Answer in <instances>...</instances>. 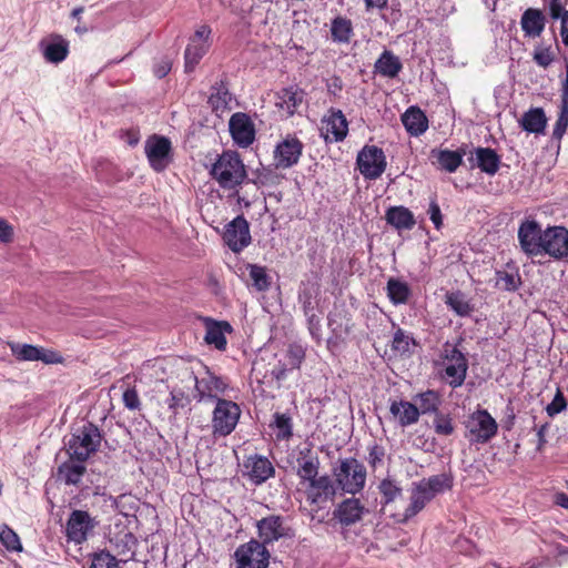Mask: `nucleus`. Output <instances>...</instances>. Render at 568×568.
<instances>
[{
    "label": "nucleus",
    "mask_w": 568,
    "mask_h": 568,
    "mask_svg": "<svg viewBox=\"0 0 568 568\" xmlns=\"http://www.w3.org/2000/svg\"><path fill=\"white\" fill-rule=\"evenodd\" d=\"M210 175L224 190H235L247 179L245 165L234 151L220 154L211 166Z\"/></svg>",
    "instance_id": "f257e3e1"
},
{
    "label": "nucleus",
    "mask_w": 568,
    "mask_h": 568,
    "mask_svg": "<svg viewBox=\"0 0 568 568\" xmlns=\"http://www.w3.org/2000/svg\"><path fill=\"white\" fill-rule=\"evenodd\" d=\"M101 433L92 423L84 424L67 444V453L72 459L85 462L101 444Z\"/></svg>",
    "instance_id": "f03ea898"
},
{
    "label": "nucleus",
    "mask_w": 568,
    "mask_h": 568,
    "mask_svg": "<svg viewBox=\"0 0 568 568\" xmlns=\"http://www.w3.org/2000/svg\"><path fill=\"white\" fill-rule=\"evenodd\" d=\"M336 484L344 491L355 495L359 493L366 483V468L356 458L339 460V465L333 469Z\"/></svg>",
    "instance_id": "7ed1b4c3"
},
{
    "label": "nucleus",
    "mask_w": 568,
    "mask_h": 568,
    "mask_svg": "<svg viewBox=\"0 0 568 568\" xmlns=\"http://www.w3.org/2000/svg\"><path fill=\"white\" fill-rule=\"evenodd\" d=\"M240 416L241 409L236 403L217 398L212 418L213 434L223 437L230 435L236 427Z\"/></svg>",
    "instance_id": "20e7f679"
},
{
    "label": "nucleus",
    "mask_w": 568,
    "mask_h": 568,
    "mask_svg": "<svg viewBox=\"0 0 568 568\" xmlns=\"http://www.w3.org/2000/svg\"><path fill=\"white\" fill-rule=\"evenodd\" d=\"M444 375L443 378L450 387H460L467 375L468 361L457 346L445 345L444 348Z\"/></svg>",
    "instance_id": "39448f33"
},
{
    "label": "nucleus",
    "mask_w": 568,
    "mask_h": 568,
    "mask_svg": "<svg viewBox=\"0 0 568 568\" xmlns=\"http://www.w3.org/2000/svg\"><path fill=\"white\" fill-rule=\"evenodd\" d=\"M180 375L182 376V382L186 383V388H190L192 385L194 386L199 400L203 399L205 396L211 398L215 397L216 394L223 393L226 388V384L222 378L209 372L205 377L199 379L189 366L183 365L180 369Z\"/></svg>",
    "instance_id": "423d86ee"
},
{
    "label": "nucleus",
    "mask_w": 568,
    "mask_h": 568,
    "mask_svg": "<svg viewBox=\"0 0 568 568\" xmlns=\"http://www.w3.org/2000/svg\"><path fill=\"white\" fill-rule=\"evenodd\" d=\"M356 163L361 174L367 180L378 179L386 169L383 150L376 145H366L358 153Z\"/></svg>",
    "instance_id": "0eeeda50"
},
{
    "label": "nucleus",
    "mask_w": 568,
    "mask_h": 568,
    "mask_svg": "<svg viewBox=\"0 0 568 568\" xmlns=\"http://www.w3.org/2000/svg\"><path fill=\"white\" fill-rule=\"evenodd\" d=\"M98 521L88 511L74 509L65 525V536L68 540L77 545L83 544L93 532Z\"/></svg>",
    "instance_id": "6e6552de"
},
{
    "label": "nucleus",
    "mask_w": 568,
    "mask_h": 568,
    "mask_svg": "<svg viewBox=\"0 0 568 568\" xmlns=\"http://www.w3.org/2000/svg\"><path fill=\"white\" fill-rule=\"evenodd\" d=\"M237 568H267L270 552L258 540L241 545L235 554Z\"/></svg>",
    "instance_id": "1a4fd4ad"
},
{
    "label": "nucleus",
    "mask_w": 568,
    "mask_h": 568,
    "mask_svg": "<svg viewBox=\"0 0 568 568\" xmlns=\"http://www.w3.org/2000/svg\"><path fill=\"white\" fill-rule=\"evenodd\" d=\"M545 230L535 220L524 221L518 229L520 248L528 256L541 255Z\"/></svg>",
    "instance_id": "9d476101"
},
{
    "label": "nucleus",
    "mask_w": 568,
    "mask_h": 568,
    "mask_svg": "<svg viewBox=\"0 0 568 568\" xmlns=\"http://www.w3.org/2000/svg\"><path fill=\"white\" fill-rule=\"evenodd\" d=\"M260 542L265 547L282 538L292 537V529L285 524V519L278 515L262 518L256 524Z\"/></svg>",
    "instance_id": "9b49d317"
},
{
    "label": "nucleus",
    "mask_w": 568,
    "mask_h": 568,
    "mask_svg": "<svg viewBox=\"0 0 568 568\" xmlns=\"http://www.w3.org/2000/svg\"><path fill=\"white\" fill-rule=\"evenodd\" d=\"M223 240L234 253H240L251 244L250 225L243 215L236 216L225 225Z\"/></svg>",
    "instance_id": "f8f14e48"
},
{
    "label": "nucleus",
    "mask_w": 568,
    "mask_h": 568,
    "mask_svg": "<svg viewBox=\"0 0 568 568\" xmlns=\"http://www.w3.org/2000/svg\"><path fill=\"white\" fill-rule=\"evenodd\" d=\"M541 254L555 260L568 257V230L564 226H548L544 234Z\"/></svg>",
    "instance_id": "ddd939ff"
},
{
    "label": "nucleus",
    "mask_w": 568,
    "mask_h": 568,
    "mask_svg": "<svg viewBox=\"0 0 568 568\" xmlns=\"http://www.w3.org/2000/svg\"><path fill=\"white\" fill-rule=\"evenodd\" d=\"M306 500L310 505L321 507L332 501L336 495V485L328 475L318 476L305 486Z\"/></svg>",
    "instance_id": "4468645a"
},
{
    "label": "nucleus",
    "mask_w": 568,
    "mask_h": 568,
    "mask_svg": "<svg viewBox=\"0 0 568 568\" xmlns=\"http://www.w3.org/2000/svg\"><path fill=\"white\" fill-rule=\"evenodd\" d=\"M229 130L235 144L240 148L250 146L255 140V125L251 116L244 112H236L231 115Z\"/></svg>",
    "instance_id": "2eb2a0df"
},
{
    "label": "nucleus",
    "mask_w": 568,
    "mask_h": 568,
    "mask_svg": "<svg viewBox=\"0 0 568 568\" xmlns=\"http://www.w3.org/2000/svg\"><path fill=\"white\" fill-rule=\"evenodd\" d=\"M274 474L275 468L267 457L254 454L243 462V476L254 485H262Z\"/></svg>",
    "instance_id": "dca6fc26"
},
{
    "label": "nucleus",
    "mask_w": 568,
    "mask_h": 568,
    "mask_svg": "<svg viewBox=\"0 0 568 568\" xmlns=\"http://www.w3.org/2000/svg\"><path fill=\"white\" fill-rule=\"evenodd\" d=\"M348 132V122L341 110L329 109L321 121V133L326 141H343Z\"/></svg>",
    "instance_id": "f3484780"
},
{
    "label": "nucleus",
    "mask_w": 568,
    "mask_h": 568,
    "mask_svg": "<svg viewBox=\"0 0 568 568\" xmlns=\"http://www.w3.org/2000/svg\"><path fill=\"white\" fill-rule=\"evenodd\" d=\"M171 142L165 136H152L145 143V154L151 166L163 171L170 163Z\"/></svg>",
    "instance_id": "a211bd4d"
},
{
    "label": "nucleus",
    "mask_w": 568,
    "mask_h": 568,
    "mask_svg": "<svg viewBox=\"0 0 568 568\" xmlns=\"http://www.w3.org/2000/svg\"><path fill=\"white\" fill-rule=\"evenodd\" d=\"M497 423L486 409H478L470 416L469 430L478 443H487L497 434Z\"/></svg>",
    "instance_id": "6ab92c4d"
},
{
    "label": "nucleus",
    "mask_w": 568,
    "mask_h": 568,
    "mask_svg": "<svg viewBox=\"0 0 568 568\" xmlns=\"http://www.w3.org/2000/svg\"><path fill=\"white\" fill-rule=\"evenodd\" d=\"M303 144L296 138H286L278 143L274 151L276 168L288 169L295 165L302 155Z\"/></svg>",
    "instance_id": "aec40b11"
},
{
    "label": "nucleus",
    "mask_w": 568,
    "mask_h": 568,
    "mask_svg": "<svg viewBox=\"0 0 568 568\" xmlns=\"http://www.w3.org/2000/svg\"><path fill=\"white\" fill-rule=\"evenodd\" d=\"M205 325L204 341L209 345H214L219 351L226 348L225 333L232 332V326L226 321H215L210 317L203 318Z\"/></svg>",
    "instance_id": "412c9836"
},
{
    "label": "nucleus",
    "mask_w": 568,
    "mask_h": 568,
    "mask_svg": "<svg viewBox=\"0 0 568 568\" xmlns=\"http://www.w3.org/2000/svg\"><path fill=\"white\" fill-rule=\"evenodd\" d=\"M466 152L464 149H458L456 151L433 149L429 153V159L433 163H436L439 169L453 173L463 164V158Z\"/></svg>",
    "instance_id": "4be33fe9"
},
{
    "label": "nucleus",
    "mask_w": 568,
    "mask_h": 568,
    "mask_svg": "<svg viewBox=\"0 0 568 568\" xmlns=\"http://www.w3.org/2000/svg\"><path fill=\"white\" fill-rule=\"evenodd\" d=\"M364 511L359 499L348 498L337 506L333 515L343 526H351L362 519Z\"/></svg>",
    "instance_id": "5701e85b"
},
{
    "label": "nucleus",
    "mask_w": 568,
    "mask_h": 568,
    "mask_svg": "<svg viewBox=\"0 0 568 568\" xmlns=\"http://www.w3.org/2000/svg\"><path fill=\"white\" fill-rule=\"evenodd\" d=\"M320 465L317 455L312 454L311 450L301 452L297 458V476L302 486L318 477Z\"/></svg>",
    "instance_id": "b1692460"
},
{
    "label": "nucleus",
    "mask_w": 568,
    "mask_h": 568,
    "mask_svg": "<svg viewBox=\"0 0 568 568\" xmlns=\"http://www.w3.org/2000/svg\"><path fill=\"white\" fill-rule=\"evenodd\" d=\"M389 412L402 427L416 424L420 416L418 407L407 400H393Z\"/></svg>",
    "instance_id": "393cba45"
},
{
    "label": "nucleus",
    "mask_w": 568,
    "mask_h": 568,
    "mask_svg": "<svg viewBox=\"0 0 568 568\" xmlns=\"http://www.w3.org/2000/svg\"><path fill=\"white\" fill-rule=\"evenodd\" d=\"M44 59L51 63L62 62L69 53V42L60 34H52L51 41L40 43Z\"/></svg>",
    "instance_id": "a878e982"
},
{
    "label": "nucleus",
    "mask_w": 568,
    "mask_h": 568,
    "mask_svg": "<svg viewBox=\"0 0 568 568\" xmlns=\"http://www.w3.org/2000/svg\"><path fill=\"white\" fill-rule=\"evenodd\" d=\"M385 220L387 224L398 231L412 230L416 224L413 212L403 205L388 207L385 213Z\"/></svg>",
    "instance_id": "bb28decb"
},
{
    "label": "nucleus",
    "mask_w": 568,
    "mask_h": 568,
    "mask_svg": "<svg viewBox=\"0 0 568 568\" xmlns=\"http://www.w3.org/2000/svg\"><path fill=\"white\" fill-rule=\"evenodd\" d=\"M304 91L296 85L282 89L277 93L276 106L293 115L304 100Z\"/></svg>",
    "instance_id": "cd10ccee"
},
{
    "label": "nucleus",
    "mask_w": 568,
    "mask_h": 568,
    "mask_svg": "<svg viewBox=\"0 0 568 568\" xmlns=\"http://www.w3.org/2000/svg\"><path fill=\"white\" fill-rule=\"evenodd\" d=\"M83 463L72 458L62 463L57 470L58 480L63 481L65 485L80 484L87 471Z\"/></svg>",
    "instance_id": "c85d7f7f"
},
{
    "label": "nucleus",
    "mask_w": 568,
    "mask_h": 568,
    "mask_svg": "<svg viewBox=\"0 0 568 568\" xmlns=\"http://www.w3.org/2000/svg\"><path fill=\"white\" fill-rule=\"evenodd\" d=\"M402 122L410 135L418 136L428 128L425 113L417 106H410L402 115Z\"/></svg>",
    "instance_id": "c756f323"
},
{
    "label": "nucleus",
    "mask_w": 568,
    "mask_h": 568,
    "mask_svg": "<svg viewBox=\"0 0 568 568\" xmlns=\"http://www.w3.org/2000/svg\"><path fill=\"white\" fill-rule=\"evenodd\" d=\"M545 16L539 9H527L520 20L521 29L526 37L536 38L541 34L545 29Z\"/></svg>",
    "instance_id": "7c9ffc66"
},
{
    "label": "nucleus",
    "mask_w": 568,
    "mask_h": 568,
    "mask_svg": "<svg viewBox=\"0 0 568 568\" xmlns=\"http://www.w3.org/2000/svg\"><path fill=\"white\" fill-rule=\"evenodd\" d=\"M547 116L542 108H531L519 121L520 126L528 133L542 134L547 125Z\"/></svg>",
    "instance_id": "2f4dec72"
},
{
    "label": "nucleus",
    "mask_w": 568,
    "mask_h": 568,
    "mask_svg": "<svg viewBox=\"0 0 568 568\" xmlns=\"http://www.w3.org/2000/svg\"><path fill=\"white\" fill-rule=\"evenodd\" d=\"M375 72L384 78H395L403 69V64L397 55L392 51L385 50L376 60Z\"/></svg>",
    "instance_id": "473e14b6"
},
{
    "label": "nucleus",
    "mask_w": 568,
    "mask_h": 568,
    "mask_svg": "<svg viewBox=\"0 0 568 568\" xmlns=\"http://www.w3.org/2000/svg\"><path fill=\"white\" fill-rule=\"evenodd\" d=\"M476 165L486 174L494 175L499 170L500 158L495 150L490 148L475 149Z\"/></svg>",
    "instance_id": "72a5a7b5"
},
{
    "label": "nucleus",
    "mask_w": 568,
    "mask_h": 568,
    "mask_svg": "<svg viewBox=\"0 0 568 568\" xmlns=\"http://www.w3.org/2000/svg\"><path fill=\"white\" fill-rule=\"evenodd\" d=\"M212 92L209 97V104L215 112L230 110L232 94L229 91L227 84L224 80L216 82L211 88Z\"/></svg>",
    "instance_id": "f704fd0d"
},
{
    "label": "nucleus",
    "mask_w": 568,
    "mask_h": 568,
    "mask_svg": "<svg viewBox=\"0 0 568 568\" xmlns=\"http://www.w3.org/2000/svg\"><path fill=\"white\" fill-rule=\"evenodd\" d=\"M432 499L430 493H428L420 483L414 484L410 504L405 509L404 519L407 520L417 515Z\"/></svg>",
    "instance_id": "c9c22d12"
},
{
    "label": "nucleus",
    "mask_w": 568,
    "mask_h": 568,
    "mask_svg": "<svg viewBox=\"0 0 568 568\" xmlns=\"http://www.w3.org/2000/svg\"><path fill=\"white\" fill-rule=\"evenodd\" d=\"M353 33V23L351 19L337 16L332 20L331 36L334 42L349 43Z\"/></svg>",
    "instance_id": "e433bc0d"
},
{
    "label": "nucleus",
    "mask_w": 568,
    "mask_h": 568,
    "mask_svg": "<svg viewBox=\"0 0 568 568\" xmlns=\"http://www.w3.org/2000/svg\"><path fill=\"white\" fill-rule=\"evenodd\" d=\"M110 544L113 546V550L118 556L126 557L122 559L126 561L132 558L136 547V538L132 532H124L110 539Z\"/></svg>",
    "instance_id": "4c0bfd02"
},
{
    "label": "nucleus",
    "mask_w": 568,
    "mask_h": 568,
    "mask_svg": "<svg viewBox=\"0 0 568 568\" xmlns=\"http://www.w3.org/2000/svg\"><path fill=\"white\" fill-rule=\"evenodd\" d=\"M387 296L394 305L405 304L408 302L412 291L407 283L390 277L387 281Z\"/></svg>",
    "instance_id": "58836bf2"
},
{
    "label": "nucleus",
    "mask_w": 568,
    "mask_h": 568,
    "mask_svg": "<svg viewBox=\"0 0 568 568\" xmlns=\"http://www.w3.org/2000/svg\"><path fill=\"white\" fill-rule=\"evenodd\" d=\"M423 487L430 493V496L434 498L437 494L444 493L447 489H450L453 486L452 476L447 474H439L435 476H430L429 478L423 479L419 481Z\"/></svg>",
    "instance_id": "ea45409f"
},
{
    "label": "nucleus",
    "mask_w": 568,
    "mask_h": 568,
    "mask_svg": "<svg viewBox=\"0 0 568 568\" xmlns=\"http://www.w3.org/2000/svg\"><path fill=\"white\" fill-rule=\"evenodd\" d=\"M209 45L206 43H195V39H191L184 53L185 71L192 72L199 64L200 60L206 53Z\"/></svg>",
    "instance_id": "a19ab883"
},
{
    "label": "nucleus",
    "mask_w": 568,
    "mask_h": 568,
    "mask_svg": "<svg viewBox=\"0 0 568 568\" xmlns=\"http://www.w3.org/2000/svg\"><path fill=\"white\" fill-rule=\"evenodd\" d=\"M446 304L459 316H468L473 306L460 291L446 294Z\"/></svg>",
    "instance_id": "79ce46f5"
},
{
    "label": "nucleus",
    "mask_w": 568,
    "mask_h": 568,
    "mask_svg": "<svg viewBox=\"0 0 568 568\" xmlns=\"http://www.w3.org/2000/svg\"><path fill=\"white\" fill-rule=\"evenodd\" d=\"M272 427L276 428V438L287 440L293 436V423L288 414L276 412L273 415Z\"/></svg>",
    "instance_id": "37998d69"
},
{
    "label": "nucleus",
    "mask_w": 568,
    "mask_h": 568,
    "mask_svg": "<svg viewBox=\"0 0 568 568\" xmlns=\"http://www.w3.org/2000/svg\"><path fill=\"white\" fill-rule=\"evenodd\" d=\"M521 285V278L518 272L508 273L506 271H496L495 287L501 291L515 292Z\"/></svg>",
    "instance_id": "c03bdc74"
},
{
    "label": "nucleus",
    "mask_w": 568,
    "mask_h": 568,
    "mask_svg": "<svg viewBox=\"0 0 568 568\" xmlns=\"http://www.w3.org/2000/svg\"><path fill=\"white\" fill-rule=\"evenodd\" d=\"M419 405L417 406L420 414L438 413L440 397L435 390H427L418 394Z\"/></svg>",
    "instance_id": "a18cd8bd"
},
{
    "label": "nucleus",
    "mask_w": 568,
    "mask_h": 568,
    "mask_svg": "<svg viewBox=\"0 0 568 568\" xmlns=\"http://www.w3.org/2000/svg\"><path fill=\"white\" fill-rule=\"evenodd\" d=\"M12 355L18 361H38L40 347L30 344L9 343Z\"/></svg>",
    "instance_id": "49530a36"
},
{
    "label": "nucleus",
    "mask_w": 568,
    "mask_h": 568,
    "mask_svg": "<svg viewBox=\"0 0 568 568\" xmlns=\"http://www.w3.org/2000/svg\"><path fill=\"white\" fill-rule=\"evenodd\" d=\"M247 268L250 270V277L253 281L254 287L260 292L268 290L271 281L266 268L256 264H248Z\"/></svg>",
    "instance_id": "de8ad7c7"
},
{
    "label": "nucleus",
    "mask_w": 568,
    "mask_h": 568,
    "mask_svg": "<svg viewBox=\"0 0 568 568\" xmlns=\"http://www.w3.org/2000/svg\"><path fill=\"white\" fill-rule=\"evenodd\" d=\"M0 541L10 551H21L22 546L19 536L9 526L3 525L0 530Z\"/></svg>",
    "instance_id": "09e8293b"
},
{
    "label": "nucleus",
    "mask_w": 568,
    "mask_h": 568,
    "mask_svg": "<svg viewBox=\"0 0 568 568\" xmlns=\"http://www.w3.org/2000/svg\"><path fill=\"white\" fill-rule=\"evenodd\" d=\"M384 504L394 501L402 494V489L390 479H383L378 486Z\"/></svg>",
    "instance_id": "8fccbe9b"
},
{
    "label": "nucleus",
    "mask_w": 568,
    "mask_h": 568,
    "mask_svg": "<svg viewBox=\"0 0 568 568\" xmlns=\"http://www.w3.org/2000/svg\"><path fill=\"white\" fill-rule=\"evenodd\" d=\"M166 403L172 413L176 415L179 408H183L189 404V397L182 388L173 387Z\"/></svg>",
    "instance_id": "3c124183"
},
{
    "label": "nucleus",
    "mask_w": 568,
    "mask_h": 568,
    "mask_svg": "<svg viewBox=\"0 0 568 568\" xmlns=\"http://www.w3.org/2000/svg\"><path fill=\"white\" fill-rule=\"evenodd\" d=\"M433 424L435 433L440 436H449L455 430L453 419L449 417V415H444L439 412L435 414V419Z\"/></svg>",
    "instance_id": "603ef678"
},
{
    "label": "nucleus",
    "mask_w": 568,
    "mask_h": 568,
    "mask_svg": "<svg viewBox=\"0 0 568 568\" xmlns=\"http://www.w3.org/2000/svg\"><path fill=\"white\" fill-rule=\"evenodd\" d=\"M414 339L409 335H407L402 328H398L393 337L392 348L398 353H406L409 351V345Z\"/></svg>",
    "instance_id": "864d4df0"
},
{
    "label": "nucleus",
    "mask_w": 568,
    "mask_h": 568,
    "mask_svg": "<svg viewBox=\"0 0 568 568\" xmlns=\"http://www.w3.org/2000/svg\"><path fill=\"white\" fill-rule=\"evenodd\" d=\"M89 568H119L115 556L101 551L95 554Z\"/></svg>",
    "instance_id": "5fc2aeb1"
},
{
    "label": "nucleus",
    "mask_w": 568,
    "mask_h": 568,
    "mask_svg": "<svg viewBox=\"0 0 568 568\" xmlns=\"http://www.w3.org/2000/svg\"><path fill=\"white\" fill-rule=\"evenodd\" d=\"M568 128V109L566 106H559L558 119L554 125L552 138L560 141L565 135Z\"/></svg>",
    "instance_id": "6e6d98bb"
},
{
    "label": "nucleus",
    "mask_w": 568,
    "mask_h": 568,
    "mask_svg": "<svg viewBox=\"0 0 568 568\" xmlns=\"http://www.w3.org/2000/svg\"><path fill=\"white\" fill-rule=\"evenodd\" d=\"M385 449L383 446L374 444L368 449L367 463L375 470L383 465Z\"/></svg>",
    "instance_id": "4d7b16f0"
},
{
    "label": "nucleus",
    "mask_w": 568,
    "mask_h": 568,
    "mask_svg": "<svg viewBox=\"0 0 568 568\" xmlns=\"http://www.w3.org/2000/svg\"><path fill=\"white\" fill-rule=\"evenodd\" d=\"M534 61L542 68L549 67L554 61V54L549 47H537L534 52Z\"/></svg>",
    "instance_id": "13d9d810"
},
{
    "label": "nucleus",
    "mask_w": 568,
    "mask_h": 568,
    "mask_svg": "<svg viewBox=\"0 0 568 568\" xmlns=\"http://www.w3.org/2000/svg\"><path fill=\"white\" fill-rule=\"evenodd\" d=\"M566 407H567V400H566L564 394L561 393V390L557 389V393H556L554 399L551 400L550 404L547 405L546 412L550 417H552V416L561 413L562 410H565Z\"/></svg>",
    "instance_id": "bf43d9fd"
},
{
    "label": "nucleus",
    "mask_w": 568,
    "mask_h": 568,
    "mask_svg": "<svg viewBox=\"0 0 568 568\" xmlns=\"http://www.w3.org/2000/svg\"><path fill=\"white\" fill-rule=\"evenodd\" d=\"M123 403L124 406L130 410L139 409L141 406V402L138 392L134 388H128L123 393Z\"/></svg>",
    "instance_id": "052dcab7"
},
{
    "label": "nucleus",
    "mask_w": 568,
    "mask_h": 568,
    "mask_svg": "<svg viewBox=\"0 0 568 568\" xmlns=\"http://www.w3.org/2000/svg\"><path fill=\"white\" fill-rule=\"evenodd\" d=\"M428 214H429V219L433 222L434 226L437 230H439L443 225V215H442L440 207L435 200L430 201V203H429Z\"/></svg>",
    "instance_id": "680f3d73"
},
{
    "label": "nucleus",
    "mask_w": 568,
    "mask_h": 568,
    "mask_svg": "<svg viewBox=\"0 0 568 568\" xmlns=\"http://www.w3.org/2000/svg\"><path fill=\"white\" fill-rule=\"evenodd\" d=\"M298 301L302 304L304 314L314 312L313 294L310 290L305 288L301 291L298 294Z\"/></svg>",
    "instance_id": "e2e57ef3"
},
{
    "label": "nucleus",
    "mask_w": 568,
    "mask_h": 568,
    "mask_svg": "<svg viewBox=\"0 0 568 568\" xmlns=\"http://www.w3.org/2000/svg\"><path fill=\"white\" fill-rule=\"evenodd\" d=\"M38 361H41L45 364H57L62 362V357L60 354L53 351L44 349L40 347V354L38 355Z\"/></svg>",
    "instance_id": "0e129e2a"
},
{
    "label": "nucleus",
    "mask_w": 568,
    "mask_h": 568,
    "mask_svg": "<svg viewBox=\"0 0 568 568\" xmlns=\"http://www.w3.org/2000/svg\"><path fill=\"white\" fill-rule=\"evenodd\" d=\"M13 240V227L0 217V242L10 243Z\"/></svg>",
    "instance_id": "69168bd1"
},
{
    "label": "nucleus",
    "mask_w": 568,
    "mask_h": 568,
    "mask_svg": "<svg viewBox=\"0 0 568 568\" xmlns=\"http://www.w3.org/2000/svg\"><path fill=\"white\" fill-rule=\"evenodd\" d=\"M566 12L568 10L564 9L560 0H549V13L552 19H560L562 21Z\"/></svg>",
    "instance_id": "338daca9"
},
{
    "label": "nucleus",
    "mask_w": 568,
    "mask_h": 568,
    "mask_svg": "<svg viewBox=\"0 0 568 568\" xmlns=\"http://www.w3.org/2000/svg\"><path fill=\"white\" fill-rule=\"evenodd\" d=\"M305 316L307 317L310 333L312 336L318 337L321 331L320 317L315 314V312L305 314Z\"/></svg>",
    "instance_id": "774afa93"
}]
</instances>
